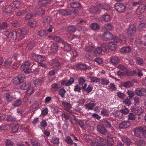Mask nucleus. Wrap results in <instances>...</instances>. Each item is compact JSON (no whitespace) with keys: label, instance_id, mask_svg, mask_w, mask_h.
I'll list each match as a JSON object with an SVG mask.
<instances>
[{"label":"nucleus","instance_id":"17","mask_svg":"<svg viewBox=\"0 0 146 146\" xmlns=\"http://www.w3.org/2000/svg\"><path fill=\"white\" fill-rule=\"evenodd\" d=\"M110 15L106 14H105L102 17H99L98 18V20L100 21H104L106 22H108L110 21Z\"/></svg>","mask_w":146,"mask_h":146},{"label":"nucleus","instance_id":"6","mask_svg":"<svg viewBox=\"0 0 146 146\" xmlns=\"http://www.w3.org/2000/svg\"><path fill=\"white\" fill-rule=\"evenodd\" d=\"M53 27L52 25H50L47 30H41L38 32V35L40 36L44 37L47 34L51 32L52 31V29Z\"/></svg>","mask_w":146,"mask_h":146},{"label":"nucleus","instance_id":"10","mask_svg":"<svg viewBox=\"0 0 146 146\" xmlns=\"http://www.w3.org/2000/svg\"><path fill=\"white\" fill-rule=\"evenodd\" d=\"M17 33L19 39H21L24 38L27 33V31L25 29H20L18 30Z\"/></svg>","mask_w":146,"mask_h":146},{"label":"nucleus","instance_id":"24","mask_svg":"<svg viewBox=\"0 0 146 146\" xmlns=\"http://www.w3.org/2000/svg\"><path fill=\"white\" fill-rule=\"evenodd\" d=\"M98 7H95L93 6H92L90 9V12L93 14H95L97 13H99L100 11L99 10L98 6Z\"/></svg>","mask_w":146,"mask_h":146},{"label":"nucleus","instance_id":"64","mask_svg":"<svg viewBox=\"0 0 146 146\" xmlns=\"http://www.w3.org/2000/svg\"><path fill=\"white\" fill-rule=\"evenodd\" d=\"M94 47L92 46H86L85 48V50L88 52H91L94 49Z\"/></svg>","mask_w":146,"mask_h":146},{"label":"nucleus","instance_id":"19","mask_svg":"<svg viewBox=\"0 0 146 146\" xmlns=\"http://www.w3.org/2000/svg\"><path fill=\"white\" fill-rule=\"evenodd\" d=\"M97 129L98 132L103 135L106 134L107 132V131L105 127L103 126L98 125Z\"/></svg>","mask_w":146,"mask_h":146},{"label":"nucleus","instance_id":"7","mask_svg":"<svg viewBox=\"0 0 146 146\" xmlns=\"http://www.w3.org/2000/svg\"><path fill=\"white\" fill-rule=\"evenodd\" d=\"M30 65V62L27 61L25 62L23 65H22L21 69V70L24 71L25 72L29 73L31 71V69L29 68Z\"/></svg>","mask_w":146,"mask_h":146},{"label":"nucleus","instance_id":"50","mask_svg":"<svg viewBox=\"0 0 146 146\" xmlns=\"http://www.w3.org/2000/svg\"><path fill=\"white\" fill-rule=\"evenodd\" d=\"M43 79L42 78L36 79L34 81V84L36 86L40 85Z\"/></svg>","mask_w":146,"mask_h":146},{"label":"nucleus","instance_id":"39","mask_svg":"<svg viewBox=\"0 0 146 146\" xmlns=\"http://www.w3.org/2000/svg\"><path fill=\"white\" fill-rule=\"evenodd\" d=\"M70 6L72 8H80L81 7V5L80 3L78 2H71L70 3Z\"/></svg>","mask_w":146,"mask_h":146},{"label":"nucleus","instance_id":"3","mask_svg":"<svg viewBox=\"0 0 146 146\" xmlns=\"http://www.w3.org/2000/svg\"><path fill=\"white\" fill-rule=\"evenodd\" d=\"M115 9L119 13H123L125 11L126 7L122 3H117L115 5Z\"/></svg>","mask_w":146,"mask_h":146},{"label":"nucleus","instance_id":"33","mask_svg":"<svg viewBox=\"0 0 146 146\" xmlns=\"http://www.w3.org/2000/svg\"><path fill=\"white\" fill-rule=\"evenodd\" d=\"M13 9H18L20 7V3L18 1H14L11 4Z\"/></svg>","mask_w":146,"mask_h":146},{"label":"nucleus","instance_id":"25","mask_svg":"<svg viewBox=\"0 0 146 146\" xmlns=\"http://www.w3.org/2000/svg\"><path fill=\"white\" fill-rule=\"evenodd\" d=\"M110 61L112 64L116 65L119 62V60L117 56H113L110 59Z\"/></svg>","mask_w":146,"mask_h":146},{"label":"nucleus","instance_id":"41","mask_svg":"<svg viewBox=\"0 0 146 146\" xmlns=\"http://www.w3.org/2000/svg\"><path fill=\"white\" fill-rule=\"evenodd\" d=\"M37 23L36 21H34L33 19H29L28 21V25L31 27H35Z\"/></svg>","mask_w":146,"mask_h":146},{"label":"nucleus","instance_id":"44","mask_svg":"<svg viewBox=\"0 0 146 146\" xmlns=\"http://www.w3.org/2000/svg\"><path fill=\"white\" fill-rule=\"evenodd\" d=\"M65 141L68 145H72L73 144V142L72 140L69 136H67L66 137Z\"/></svg>","mask_w":146,"mask_h":146},{"label":"nucleus","instance_id":"42","mask_svg":"<svg viewBox=\"0 0 146 146\" xmlns=\"http://www.w3.org/2000/svg\"><path fill=\"white\" fill-rule=\"evenodd\" d=\"M142 42L140 39L137 38L135 40V44L141 50V49L140 47L141 46V45H142Z\"/></svg>","mask_w":146,"mask_h":146},{"label":"nucleus","instance_id":"58","mask_svg":"<svg viewBox=\"0 0 146 146\" xmlns=\"http://www.w3.org/2000/svg\"><path fill=\"white\" fill-rule=\"evenodd\" d=\"M80 85L77 84L74 86V91L76 92H80L81 90H82V87H80Z\"/></svg>","mask_w":146,"mask_h":146},{"label":"nucleus","instance_id":"14","mask_svg":"<svg viewBox=\"0 0 146 146\" xmlns=\"http://www.w3.org/2000/svg\"><path fill=\"white\" fill-rule=\"evenodd\" d=\"M48 37L50 39L57 42H60L61 43L64 42V41L58 36H53L52 35H51L49 36Z\"/></svg>","mask_w":146,"mask_h":146},{"label":"nucleus","instance_id":"35","mask_svg":"<svg viewBox=\"0 0 146 146\" xmlns=\"http://www.w3.org/2000/svg\"><path fill=\"white\" fill-rule=\"evenodd\" d=\"M31 86L30 82H27L23 84L21 86V88L23 90H27Z\"/></svg>","mask_w":146,"mask_h":146},{"label":"nucleus","instance_id":"57","mask_svg":"<svg viewBox=\"0 0 146 146\" xmlns=\"http://www.w3.org/2000/svg\"><path fill=\"white\" fill-rule=\"evenodd\" d=\"M8 26V24L6 22H4L0 25V29L1 30L6 29Z\"/></svg>","mask_w":146,"mask_h":146},{"label":"nucleus","instance_id":"53","mask_svg":"<svg viewBox=\"0 0 146 146\" xmlns=\"http://www.w3.org/2000/svg\"><path fill=\"white\" fill-rule=\"evenodd\" d=\"M101 83L102 84L104 85H107L109 83V80L106 78H103L101 80Z\"/></svg>","mask_w":146,"mask_h":146},{"label":"nucleus","instance_id":"32","mask_svg":"<svg viewBox=\"0 0 146 146\" xmlns=\"http://www.w3.org/2000/svg\"><path fill=\"white\" fill-rule=\"evenodd\" d=\"M117 47L116 44L113 42H111L109 43L108 48L112 50H115Z\"/></svg>","mask_w":146,"mask_h":146},{"label":"nucleus","instance_id":"54","mask_svg":"<svg viewBox=\"0 0 146 146\" xmlns=\"http://www.w3.org/2000/svg\"><path fill=\"white\" fill-rule=\"evenodd\" d=\"M100 27V25L96 23H93L91 25V28L94 30H98Z\"/></svg>","mask_w":146,"mask_h":146},{"label":"nucleus","instance_id":"8","mask_svg":"<svg viewBox=\"0 0 146 146\" xmlns=\"http://www.w3.org/2000/svg\"><path fill=\"white\" fill-rule=\"evenodd\" d=\"M136 31V29L135 26L133 25H131L128 29L127 34L128 36H131L133 35Z\"/></svg>","mask_w":146,"mask_h":146},{"label":"nucleus","instance_id":"63","mask_svg":"<svg viewBox=\"0 0 146 146\" xmlns=\"http://www.w3.org/2000/svg\"><path fill=\"white\" fill-rule=\"evenodd\" d=\"M58 70L53 69L51 70L48 72V75L50 77H52L54 76L55 74L56 73Z\"/></svg>","mask_w":146,"mask_h":146},{"label":"nucleus","instance_id":"55","mask_svg":"<svg viewBox=\"0 0 146 146\" xmlns=\"http://www.w3.org/2000/svg\"><path fill=\"white\" fill-rule=\"evenodd\" d=\"M6 119L9 121H15L16 120V118L12 115L8 116L6 118Z\"/></svg>","mask_w":146,"mask_h":146},{"label":"nucleus","instance_id":"9","mask_svg":"<svg viewBox=\"0 0 146 146\" xmlns=\"http://www.w3.org/2000/svg\"><path fill=\"white\" fill-rule=\"evenodd\" d=\"M62 103L64 110L70 113L72 112L71 110L72 107L70 103L64 101H62Z\"/></svg>","mask_w":146,"mask_h":146},{"label":"nucleus","instance_id":"28","mask_svg":"<svg viewBox=\"0 0 146 146\" xmlns=\"http://www.w3.org/2000/svg\"><path fill=\"white\" fill-rule=\"evenodd\" d=\"M100 109L101 110L100 114L104 116H108L109 115V112L108 110L104 108H100Z\"/></svg>","mask_w":146,"mask_h":146},{"label":"nucleus","instance_id":"29","mask_svg":"<svg viewBox=\"0 0 146 146\" xmlns=\"http://www.w3.org/2000/svg\"><path fill=\"white\" fill-rule=\"evenodd\" d=\"M50 65L52 68H55L59 66L60 65L59 62L57 60L53 59Z\"/></svg>","mask_w":146,"mask_h":146},{"label":"nucleus","instance_id":"5","mask_svg":"<svg viewBox=\"0 0 146 146\" xmlns=\"http://www.w3.org/2000/svg\"><path fill=\"white\" fill-rule=\"evenodd\" d=\"M141 3V1L138 2L129 1L126 3L125 6L126 8L130 10L133 9V7H136L138 5L140 4Z\"/></svg>","mask_w":146,"mask_h":146},{"label":"nucleus","instance_id":"46","mask_svg":"<svg viewBox=\"0 0 146 146\" xmlns=\"http://www.w3.org/2000/svg\"><path fill=\"white\" fill-rule=\"evenodd\" d=\"M35 14L39 15H42L44 13V11L41 8H39L36 9Z\"/></svg>","mask_w":146,"mask_h":146},{"label":"nucleus","instance_id":"60","mask_svg":"<svg viewBox=\"0 0 146 146\" xmlns=\"http://www.w3.org/2000/svg\"><path fill=\"white\" fill-rule=\"evenodd\" d=\"M19 128V126L17 125H13L11 127L12 131L14 133H17Z\"/></svg>","mask_w":146,"mask_h":146},{"label":"nucleus","instance_id":"12","mask_svg":"<svg viewBox=\"0 0 146 146\" xmlns=\"http://www.w3.org/2000/svg\"><path fill=\"white\" fill-rule=\"evenodd\" d=\"M131 124V123L128 120L125 121L119 124V127L120 129H125L130 126Z\"/></svg>","mask_w":146,"mask_h":146},{"label":"nucleus","instance_id":"26","mask_svg":"<svg viewBox=\"0 0 146 146\" xmlns=\"http://www.w3.org/2000/svg\"><path fill=\"white\" fill-rule=\"evenodd\" d=\"M95 105V104L94 103L90 102L85 104L84 106L86 107V109L89 110H90L93 109Z\"/></svg>","mask_w":146,"mask_h":146},{"label":"nucleus","instance_id":"52","mask_svg":"<svg viewBox=\"0 0 146 146\" xmlns=\"http://www.w3.org/2000/svg\"><path fill=\"white\" fill-rule=\"evenodd\" d=\"M43 23L44 24L49 23L51 20V18L48 16H46L43 18Z\"/></svg>","mask_w":146,"mask_h":146},{"label":"nucleus","instance_id":"22","mask_svg":"<svg viewBox=\"0 0 146 146\" xmlns=\"http://www.w3.org/2000/svg\"><path fill=\"white\" fill-rule=\"evenodd\" d=\"M61 87L60 84L56 83H53L51 85V88L54 91H58Z\"/></svg>","mask_w":146,"mask_h":146},{"label":"nucleus","instance_id":"20","mask_svg":"<svg viewBox=\"0 0 146 146\" xmlns=\"http://www.w3.org/2000/svg\"><path fill=\"white\" fill-rule=\"evenodd\" d=\"M73 12L70 9H61L59 11V13L63 15H71L73 13Z\"/></svg>","mask_w":146,"mask_h":146},{"label":"nucleus","instance_id":"56","mask_svg":"<svg viewBox=\"0 0 146 146\" xmlns=\"http://www.w3.org/2000/svg\"><path fill=\"white\" fill-rule=\"evenodd\" d=\"M74 82V79L72 77H70L68 80H67L66 82L67 86H69L72 85Z\"/></svg>","mask_w":146,"mask_h":146},{"label":"nucleus","instance_id":"49","mask_svg":"<svg viewBox=\"0 0 146 146\" xmlns=\"http://www.w3.org/2000/svg\"><path fill=\"white\" fill-rule=\"evenodd\" d=\"M78 66L80 69L83 70H86L89 68V66L85 64H79Z\"/></svg>","mask_w":146,"mask_h":146},{"label":"nucleus","instance_id":"59","mask_svg":"<svg viewBox=\"0 0 146 146\" xmlns=\"http://www.w3.org/2000/svg\"><path fill=\"white\" fill-rule=\"evenodd\" d=\"M27 12V9H23L17 12L16 13V15L17 16H20L25 14Z\"/></svg>","mask_w":146,"mask_h":146},{"label":"nucleus","instance_id":"61","mask_svg":"<svg viewBox=\"0 0 146 146\" xmlns=\"http://www.w3.org/2000/svg\"><path fill=\"white\" fill-rule=\"evenodd\" d=\"M10 127V125L8 124H2L0 126V129L1 130H5L7 129Z\"/></svg>","mask_w":146,"mask_h":146},{"label":"nucleus","instance_id":"13","mask_svg":"<svg viewBox=\"0 0 146 146\" xmlns=\"http://www.w3.org/2000/svg\"><path fill=\"white\" fill-rule=\"evenodd\" d=\"M87 84L85 83L84 86H82V90L83 91H85L87 93H90L92 90L93 87L92 85L90 84L88 86L87 88Z\"/></svg>","mask_w":146,"mask_h":146},{"label":"nucleus","instance_id":"18","mask_svg":"<svg viewBox=\"0 0 146 146\" xmlns=\"http://www.w3.org/2000/svg\"><path fill=\"white\" fill-rule=\"evenodd\" d=\"M3 98L5 100L9 102H11L15 100L14 98L8 93L4 94Z\"/></svg>","mask_w":146,"mask_h":146},{"label":"nucleus","instance_id":"30","mask_svg":"<svg viewBox=\"0 0 146 146\" xmlns=\"http://www.w3.org/2000/svg\"><path fill=\"white\" fill-rule=\"evenodd\" d=\"M62 44L64 45V50L65 51H69L71 50L72 48L70 44L64 41V42L62 43Z\"/></svg>","mask_w":146,"mask_h":146},{"label":"nucleus","instance_id":"2","mask_svg":"<svg viewBox=\"0 0 146 146\" xmlns=\"http://www.w3.org/2000/svg\"><path fill=\"white\" fill-rule=\"evenodd\" d=\"M4 34L7 36V39L10 40H15L17 35H18L17 32L16 31H13L10 32L7 31Z\"/></svg>","mask_w":146,"mask_h":146},{"label":"nucleus","instance_id":"34","mask_svg":"<svg viewBox=\"0 0 146 146\" xmlns=\"http://www.w3.org/2000/svg\"><path fill=\"white\" fill-rule=\"evenodd\" d=\"M51 0H40L38 4L41 6H45L49 4Z\"/></svg>","mask_w":146,"mask_h":146},{"label":"nucleus","instance_id":"23","mask_svg":"<svg viewBox=\"0 0 146 146\" xmlns=\"http://www.w3.org/2000/svg\"><path fill=\"white\" fill-rule=\"evenodd\" d=\"M99 8L106 10H110L111 7V6L109 4H106L105 5H102L99 4L98 5Z\"/></svg>","mask_w":146,"mask_h":146},{"label":"nucleus","instance_id":"27","mask_svg":"<svg viewBox=\"0 0 146 146\" xmlns=\"http://www.w3.org/2000/svg\"><path fill=\"white\" fill-rule=\"evenodd\" d=\"M131 48L129 46L123 47L121 48L120 50L121 52L125 53L129 52L131 51Z\"/></svg>","mask_w":146,"mask_h":146},{"label":"nucleus","instance_id":"11","mask_svg":"<svg viewBox=\"0 0 146 146\" xmlns=\"http://www.w3.org/2000/svg\"><path fill=\"white\" fill-rule=\"evenodd\" d=\"M136 94L139 96H144L146 95V90L143 88H138L135 90Z\"/></svg>","mask_w":146,"mask_h":146},{"label":"nucleus","instance_id":"45","mask_svg":"<svg viewBox=\"0 0 146 146\" xmlns=\"http://www.w3.org/2000/svg\"><path fill=\"white\" fill-rule=\"evenodd\" d=\"M13 10L14 9L11 5L6 6L5 10V11L7 13H11L13 12Z\"/></svg>","mask_w":146,"mask_h":146},{"label":"nucleus","instance_id":"1","mask_svg":"<svg viewBox=\"0 0 146 146\" xmlns=\"http://www.w3.org/2000/svg\"><path fill=\"white\" fill-rule=\"evenodd\" d=\"M135 135L141 138H144L146 136V127L141 126L137 127L133 130Z\"/></svg>","mask_w":146,"mask_h":146},{"label":"nucleus","instance_id":"40","mask_svg":"<svg viewBox=\"0 0 146 146\" xmlns=\"http://www.w3.org/2000/svg\"><path fill=\"white\" fill-rule=\"evenodd\" d=\"M123 141L127 145H130L131 143L130 140L126 136H123L122 138Z\"/></svg>","mask_w":146,"mask_h":146},{"label":"nucleus","instance_id":"62","mask_svg":"<svg viewBox=\"0 0 146 146\" xmlns=\"http://www.w3.org/2000/svg\"><path fill=\"white\" fill-rule=\"evenodd\" d=\"M46 58L45 56L42 55H38L37 57V59L36 62L45 61L46 60Z\"/></svg>","mask_w":146,"mask_h":146},{"label":"nucleus","instance_id":"47","mask_svg":"<svg viewBox=\"0 0 146 146\" xmlns=\"http://www.w3.org/2000/svg\"><path fill=\"white\" fill-rule=\"evenodd\" d=\"M102 50L100 47H98L95 49L94 53L96 55H99L101 53Z\"/></svg>","mask_w":146,"mask_h":146},{"label":"nucleus","instance_id":"43","mask_svg":"<svg viewBox=\"0 0 146 146\" xmlns=\"http://www.w3.org/2000/svg\"><path fill=\"white\" fill-rule=\"evenodd\" d=\"M86 82L85 78L84 77H80L78 79V83L80 85L83 86L84 83Z\"/></svg>","mask_w":146,"mask_h":146},{"label":"nucleus","instance_id":"38","mask_svg":"<svg viewBox=\"0 0 146 146\" xmlns=\"http://www.w3.org/2000/svg\"><path fill=\"white\" fill-rule=\"evenodd\" d=\"M89 78L90 80V82L92 83L98 82L100 81V78L94 76H90Z\"/></svg>","mask_w":146,"mask_h":146},{"label":"nucleus","instance_id":"51","mask_svg":"<svg viewBox=\"0 0 146 146\" xmlns=\"http://www.w3.org/2000/svg\"><path fill=\"white\" fill-rule=\"evenodd\" d=\"M96 139L98 143H101V144H104L105 142L106 141V140L104 138L101 137L99 136L97 137Z\"/></svg>","mask_w":146,"mask_h":146},{"label":"nucleus","instance_id":"31","mask_svg":"<svg viewBox=\"0 0 146 146\" xmlns=\"http://www.w3.org/2000/svg\"><path fill=\"white\" fill-rule=\"evenodd\" d=\"M66 92V91L64 88H62L59 89L58 92V94L62 98L65 97V94Z\"/></svg>","mask_w":146,"mask_h":146},{"label":"nucleus","instance_id":"4","mask_svg":"<svg viewBox=\"0 0 146 146\" xmlns=\"http://www.w3.org/2000/svg\"><path fill=\"white\" fill-rule=\"evenodd\" d=\"M25 79V76L23 74H20L17 77H14L12 80V82L15 84H18L19 83H22Z\"/></svg>","mask_w":146,"mask_h":146},{"label":"nucleus","instance_id":"21","mask_svg":"<svg viewBox=\"0 0 146 146\" xmlns=\"http://www.w3.org/2000/svg\"><path fill=\"white\" fill-rule=\"evenodd\" d=\"M58 45L56 44H53L51 46L50 52L52 54L56 53L58 50Z\"/></svg>","mask_w":146,"mask_h":146},{"label":"nucleus","instance_id":"37","mask_svg":"<svg viewBox=\"0 0 146 146\" xmlns=\"http://www.w3.org/2000/svg\"><path fill=\"white\" fill-rule=\"evenodd\" d=\"M59 139L58 137H53L51 139V142L53 144L58 145L59 143Z\"/></svg>","mask_w":146,"mask_h":146},{"label":"nucleus","instance_id":"16","mask_svg":"<svg viewBox=\"0 0 146 146\" xmlns=\"http://www.w3.org/2000/svg\"><path fill=\"white\" fill-rule=\"evenodd\" d=\"M145 8V5L142 4L140 5L136 9V14L137 15H139L143 13Z\"/></svg>","mask_w":146,"mask_h":146},{"label":"nucleus","instance_id":"15","mask_svg":"<svg viewBox=\"0 0 146 146\" xmlns=\"http://www.w3.org/2000/svg\"><path fill=\"white\" fill-rule=\"evenodd\" d=\"M113 38V35L110 33L106 31L104 32L103 35V39L105 40H110Z\"/></svg>","mask_w":146,"mask_h":146},{"label":"nucleus","instance_id":"36","mask_svg":"<svg viewBox=\"0 0 146 146\" xmlns=\"http://www.w3.org/2000/svg\"><path fill=\"white\" fill-rule=\"evenodd\" d=\"M12 62V60L11 58H9L7 59L5 61V66L7 68H9L11 66Z\"/></svg>","mask_w":146,"mask_h":146},{"label":"nucleus","instance_id":"48","mask_svg":"<svg viewBox=\"0 0 146 146\" xmlns=\"http://www.w3.org/2000/svg\"><path fill=\"white\" fill-rule=\"evenodd\" d=\"M22 103L21 100L20 99L17 100L12 103V105L14 106L18 107L20 106Z\"/></svg>","mask_w":146,"mask_h":146}]
</instances>
